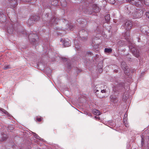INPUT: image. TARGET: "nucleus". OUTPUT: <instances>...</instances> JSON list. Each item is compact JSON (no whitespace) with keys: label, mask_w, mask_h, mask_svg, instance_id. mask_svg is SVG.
Here are the masks:
<instances>
[{"label":"nucleus","mask_w":149,"mask_h":149,"mask_svg":"<svg viewBox=\"0 0 149 149\" xmlns=\"http://www.w3.org/2000/svg\"><path fill=\"white\" fill-rule=\"evenodd\" d=\"M129 48L135 56L138 58L140 56L141 54L140 52L137 47L130 45L129 46Z\"/></svg>","instance_id":"obj_1"},{"label":"nucleus","mask_w":149,"mask_h":149,"mask_svg":"<svg viewBox=\"0 0 149 149\" xmlns=\"http://www.w3.org/2000/svg\"><path fill=\"white\" fill-rule=\"evenodd\" d=\"M142 10L136 9L134 11L132 12V15L134 19L139 18L142 16Z\"/></svg>","instance_id":"obj_2"},{"label":"nucleus","mask_w":149,"mask_h":149,"mask_svg":"<svg viewBox=\"0 0 149 149\" xmlns=\"http://www.w3.org/2000/svg\"><path fill=\"white\" fill-rule=\"evenodd\" d=\"M135 8L133 6L129 5L125 6V10L126 13L128 14H130L131 12H133V10H135Z\"/></svg>","instance_id":"obj_3"},{"label":"nucleus","mask_w":149,"mask_h":149,"mask_svg":"<svg viewBox=\"0 0 149 149\" xmlns=\"http://www.w3.org/2000/svg\"><path fill=\"white\" fill-rule=\"evenodd\" d=\"M132 22L130 20H127L124 24V28L127 31L130 30L132 26Z\"/></svg>","instance_id":"obj_4"},{"label":"nucleus","mask_w":149,"mask_h":149,"mask_svg":"<svg viewBox=\"0 0 149 149\" xmlns=\"http://www.w3.org/2000/svg\"><path fill=\"white\" fill-rule=\"evenodd\" d=\"M40 17L37 15L32 16L29 20L28 22L30 24L33 23L38 21L40 19Z\"/></svg>","instance_id":"obj_5"},{"label":"nucleus","mask_w":149,"mask_h":149,"mask_svg":"<svg viewBox=\"0 0 149 149\" xmlns=\"http://www.w3.org/2000/svg\"><path fill=\"white\" fill-rule=\"evenodd\" d=\"M14 31L13 25L10 24L7 28V31L8 33L11 34L13 33Z\"/></svg>","instance_id":"obj_6"},{"label":"nucleus","mask_w":149,"mask_h":149,"mask_svg":"<svg viewBox=\"0 0 149 149\" xmlns=\"http://www.w3.org/2000/svg\"><path fill=\"white\" fill-rule=\"evenodd\" d=\"M86 10H88V11H87V13L89 14H92L93 12H98L99 11V8L97 7H96L95 8V9H93L91 11L90 10V8H88L87 9H86Z\"/></svg>","instance_id":"obj_7"},{"label":"nucleus","mask_w":149,"mask_h":149,"mask_svg":"<svg viewBox=\"0 0 149 149\" xmlns=\"http://www.w3.org/2000/svg\"><path fill=\"white\" fill-rule=\"evenodd\" d=\"M132 4L140 8L142 7L143 6V4L141 2L136 1H132Z\"/></svg>","instance_id":"obj_8"},{"label":"nucleus","mask_w":149,"mask_h":149,"mask_svg":"<svg viewBox=\"0 0 149 149\" xmlns=\"http://www.w3.org/2000/svg\"><path fill=\"white\" fill-rule=\"evenodd\" d=\"M77 22H78L80 24H83L85 26L86 25L87 23V21L86 20L81 19H78Z\"/></svg>","instance_id":"obj_9"},{"label":"nucleus","mask_w":149,"mask_h":149,"mask_svg":"<svg viewBox=\"0 0 149 149\" xmlns=\"http://www.w3.org/2000/svg\"><path fill=\"white\" fill-rule=\"evenodd\" d=\"M9 2L13 8L15 7L17 5V0H9Z\"/></svg>","instance_id":"obj_10"},{"label":"nucleus","mask_w":149,"mask_h":149,"mask_svg":"<svg viewBox=\"0 0 149 149\" xmlns=\"http://www.w3.org/2000/svg\"><path fill=\"white\" fill-rule=\"evenodd\" d=\"M31 36H34L33 37H38V36L36 34H31L29 36V39L30 41H32V42H36V40L35 38H31Z\"/></svg>","instance_id":"obj_11"},{"label":"nucleus","mask_w":149,"mask_h":149,"mask_svg":"<svg viewBox=\"0 0 149 149\" xmlns=\"http://www.w3.org/2000/svg\"><path fill=\"white\" fill-rule=\"evenodd\" d=\"M121 66L123 70L125 71L127 69V65L126 63L124 61H122L121 63Z\"/></svg>","instance_id":"obj_12"},{"label":"nucleus","mask_w":149,"mask_h":149,"mask_svg":"<svg viewBox=\"0 0 149 149\" xmlns=\"http://www.w3.org/2000/svg\"><path fill=\"white\" fill-rule=\"evenodd\" d=\"M57 20H58V19H57L55 17H53L50 20V24H56L57 23Z\"/></svg>","instance_id":"obj_13"},{"label":"nucleus","mask_w":149,"mask_h":149,"mask_svg":"<svg viewBox=\"0 0 149 149\" xmlns=\"http://www.w3.org/2000/svg\"><path fill=\"white\" fill-rule=\"evenodd\" d=\"M110 100L111 102H113L115 103H116L118 101V100L116 98L112 96L110 97Z\"/></svg>","instance_id":"obj_14"},{"label":"nucleus","mask_w":149,"mask_h":149,"mask_svg":"<svg viewBox=\"0 0 149 149\" xmlns=\"http://www.w3.org/2000/svg\"><path fill=\"white\" fill-rule=\"evenodd\" d=\"M71 44V42L66 41V40L64 41L63 45L65 47H68Z\"/></svg>","instance_id":"obj_15"},{"label":"nucleus","mask_w":149,"mask_h":149,"mask_svg":"<svg viewBox=\"0 0 149 149\" xmlns=\"http://www.w3.org/2000/svg\"><path fill=\"white\" fill-rule=\"evenodd\" d=\"M129 97V95L126 92L124 93L123 95V98L125 100H126Z\"/></svg>","instance_id":"obj_16"},{"label":"nucleus","mask_w":149,"mask_h":149,"mask_svg":"<svg viewBox=\"0 0 149 149\" xmlns=\"http://www.w3.org/2000/svg\"><path fill=\"white\" fill-rule=\"evenodd\" d=\"M104 52L106 53H110L112 52V50L111 48H105Z\"/></svg>","instance_id":"obj_17"},{"label":"nucleus","mask_w":149,"mask_h":149,"mask_svg":"<svg viewBox=\"0 0 149 149\" xmlns=\"http://www.w3.org/2000/svg\"><path fill=\"white\" fill-rule=\"evenodd\" d=\"M105 19L107 22H108L110 19V16L109 14L106 15L105 16Z\"/></svg>","instance_id":"obj_18"},{"label":"nucleus","mask_w":149,"mask_h":149,"mask_svg":"<svg viewBox=\"0 0 149 149\" xmlns=\"http://www.w3.org/2000/svg\"><path fill=\"white\" fill-rule=\"evenodd\" d=\"M93 113H95V115H99L100 114V111L97 109H95L93 110Z\"/></svg>","instance_id":"obj_19"},{"label":"nucleus","mask_w":149,"mask_h":149,"mask_svg":"<svg viewBox=\"0 0 149 149\" xmlns=\"http://www.w3.org/2000/svg\"><path fill=\"white\" fill-rule=\"evenodd\" d=\"M60 2L61 5L63 6H65L66 5V2L65 0H60Z\"/></svg>","instance_id":"obj_20"},{"label":"nucleus","mask_w":149,"mask_h":149,"mask_svg":"<svg viewBox=\"0 0 149 149\" xmlns=\"http://www.w3.org/2000/svg\"><path fill=\"white\" fill-rule=\"evenodd\" d=\"M124 43V41H122V40L119 41L118 42V44L120 46L122 45H123Z\"/></svg>","instance_id":"obj_21"},{"label":"nucleus","mask_w":149,"mask_h":149,"mask_svg":"<svg viewBox=\"0 0 149 149\" xmlns=\"http://www.w3.org/2000/svg\"><path fill=\"white\" fill-rule=\"evenodd\" d=\"M7 137V135H3V136L2 137V139H1V141H3L4 140H5Z\"/></svg>","instance_id":"obj_22"},{"label":"nucleus","mask_w":149,"mask_h":149,"mask_svg":"<svg viewBox=\"0 0 149 149\" xmlns=\"http://www.w3.org/2000/svg\"><path fill=\"white\" fill-rule=\"evenodd\" d=\"M0 109L2 111V112H3L4 113H5V114L7 115H8V114L9 113H8V112L5 109L2 108H1Z\"/></svg>","instance_id":"obj_23"},{"label":"nucleus","mask_w":149,"mask_h":149,"mask_svg":"<svg viewBox=\"0 0 149 149\" xmlns=\"http://www.w3.org/2000/svg\"><path fill=\"white\" fill-rule=\"evenodd\" d=\"M107 1L111 4H113L115 3V0H107Z\"/></svg>","instance_id":"obj_24"},{"label":"nucleus","mask_w":149,"mask_h":149,"mask_svg":"<svg viewBox=\"0 0 149 149\" xmlns=\"http://www.w3.org/2000/svg\"><path fill=\"white\" fill-rule=\"evenodd\" d=\"M42 119L43 118L41 117H37L36 118V121L40 122L42 121Z\"/></svg>","instance_id":"obj_25"},{"label":"nucleus","mask_w":149,"mask_h":149,"mask_svg":"<svg viewBox=\"0 0 149 149\" xmlns=\"http://www.w3.org/2000/svg\"><path fill=\"white\" fill-rule=\"evenodd\" d=\"M144 3L147 5H149V0H145Z\"/></svg>","instance_id":"obj_26"},{"label":"nucleus","mask_w":149,"mask_h":149,"mask_svg":"<svg viewBox=\"0 0 149 149\" xmlns=\"http://www.w3.org/2000/svg\"><path fill=\"white\" fill-rule=\"evenodd\" d=\"M10 66L9 65H5L3 67V68L4 69L6 70L8 68H10Z\"/></svg>","instance_id":"obj_27"},{"label":"nucleus","mask_w":149,"mask_h":149,"mask_svg":"<svg viewBox=\"0 0 149 149\" xmlns=\"http://www.w3.org/2000/svg\"><path fill=\"white\" fill-rule=\"evenodd\" d=\"M87 33V32L86 31V30L84 29H82L80 31L79 33Z\"/></svg>","instance_id":"obj_28"},{"label":"nucleus","mask_w":149,"mask_h":149,"mask_svg":"<svg viewBox=\"0 0 149 149\" xmlns=\"http://www.w3.org/2000/svg\"><path fill=\"white\" fill-rule=\"evenodd\" d=\"M34 136L35 138H36L37 139H39V138L40 137L39 136L36 134L34 133Z\"/></svg>","instance_id":"obj_29"},{"label":"nucleus","mask_w":149,"mask_h":149,"mask_svg":"<svg viewBox=\"0 0 149 149\" xmlns=\"http://www.w3.org/2000/svg\"><path fill=\"white\" fill-rule=\"evenodd\" d=\"M129 3L132 4V1H134V0H126Z\"/></svg>","instance_id":"obj_30"},{"label":"nucleus","mask_w":149,"mask_h":149,"mask_svg":"<svg viewBox=\"0 0 149 149\" xmlns=\"http://www.w3.org/2000/svg\"><path fill=\"white\" fill-rule=\"evenodd\" d=\"M146 17L149 19V12H146Z\"/></svg>","instance_id":"obj_31"},{"label":"nucleus","mask_w":149,"mask_h":149,"mask_svg":"<svg viewBox=\"0 0 149 149\" xmlns=\"http://www.w3.org/2000/svg\"><path fill=\"white\" fill-rule=\"evenodd\" d=\"M146 17L149 19V12H146Z\"/></svg>","instance_id":"obj_32"},{"label":"nucleus","mask_w":149,"mask_h":149,"mask_svg":"<svg viewBox=\"0 0 149 149\" xmlns=\"http://www.w3.org/2000/svg\"><path fill=\"white\" fill-rule=\"evenodd\" d=\"M106 91L105 89L102 90L101 91V92L102 93H106Z\"/></svg>","instance_id":"obj_33"},{"label":"nucleus","mask_w":149,"mask_h":149,"mask_svg":"<svg viewBox=\"0 0 149 149\" xmlns=\"http://www.w3.org/2000/svg\"><path fill=\"white\" fill-rule=\"evenodd\" d=\"M126 34H127V36H130V33H129L128 32H126Z\"/></svg>","instance_id":"obj_34"},{"label":"nucleus","mask_w":149,"mask_h":149,"mask_svg":"<svg viewBox=\"0 0 149 149\" xmlns=\"http://www.w3.org/2000/svg\"><path fill=\"white\" fill-rule=\"evenodd\" d=\"M127 115L126 114V113H125V114H124V119H126V116H127Z\"/></svg>","instance_id":"obj_35"},{"label":"nucleus","mask_w":149,"mask_h":149,"mask_svg":"<svg viewBox=\"0 0 149 149\" xmlns=\"http://www.w3.org/2000/svg\"><path fill=\"white\" fill-rule=\"evenodd\" d=\"M88 54H90L91 55L92 54V53H91V52H88Z\"/></svg>","instance_id":"obj_36"},{"label":"nucleus","mask_w":149,"mask_h":149,"mask_svg":"<svg viewBox=\"0 0 149 149\" xmlns=\"http://www.w3.org/2000/svg\"><path fill=\"white\" fill-rule=\"evenodd\" d=\"M54 1L55 3V4L56 5L58 3V1L56 0H54V1H53V2Z\"/></svg>","instance_id":"obj_37"},{"label":"nucleus","mask_w":149,"mask_h":149,"mask_svg":"<svg viewBox=\"0 0 149 149\" xmlns=\"http://www.w3.org/2000/svg\"><path fill=\"white\" fill-rule=\"evenodd\" d=\"M63 61H67V59L65 58H63Z\"/></svg>","instance_id":"obj_38"},{"label":"nucleus","mask_w":149,"mask_h":149,"mask_svg":"<svg viewBox=\"0 0 149 149\" xmlns=\"http://www.w3.org/2000/svg\"><path fill=\"white\" fill-rule=\"evenodd\" d=\"M49 13H47L46 15H45V16L47 17H48L49 16Z\"/></svg>","instance_id":"obj_39"},{"label":"nucleus","mask_w":149,"mask_h":149,"mask_svg":"<svg viewBox=\"0 0 149 149\" xmlns=\"http://www.w3.org/2000/svg\"><path fill=\"white\" fill-rule=\"evenodd\" d=\"M100 71H99V72H102V69H100Z\"/></svg>","instance_id":"obj_40"},{"label":"nucleus","mask_w":149,"mask_h":149,"mask_svg":"<svg viewBox=\"0 0 149 149\" xmlns=\"http://www.w3.org/2000/svg\"><path fill=\"white\" fill-rule=\"evenodd\" d=\"M91 113H89L88 114V115L89 116H91Z\"/></svg>","instance_id":"obj_41"},{"label":"nucleus","mask_w":149,"mask_h":149,"mask_svg":"<svg viewBox=\"0 0 149 149\" xmlns=\"http://www.w3.org/2000/svg\"><path fill=\"white\" fill-rule=\"evenodd\" d=\"M98 90H96V91L95 93H96L97 92H98Z\"/></svg>","instance_id":"obj_42"},{"label":"nucleus","mask_w":149,"mask_h":149,"mask_svg":"<svg viewBox=\"0 0 149 149\" xmlns=\"http://www.w3.org/2000/svg\"><path fill=\"white\" fill-rule=\"evenodd\" d=\"M84 39H85V40H86V39H87V38H86V37H85V38H84Z\"/></svg>","instance_id":"obj_43"},{"label":"nucleus","mask_w":149,"mask_h":149,"mask_svg":"<svg viewBox=\"0 0 149 149\" xmlns=\"http://www.w3.org/2000/svg\"><path fill=\"white\" fill-rule=\"evenodd\" d=\"M98 97H99L100 98H101L102 97H101V96H98Z\"/></svg>","instance_id":"obj_44"},{"label":"nucleus","mask_w":149,"mask_h":149,"mask_svg":"<svg viewBox=\"0 0 149 149\" xmlns=\"http://www.w3.org/2000/svg\"><path fill=\"white\" fill-rule=\"evenodd\" d=\"M95 118H97V116H95Z\"/></svg>","instance_id":"obj_45"},{"label":"nucleus","mask_w":149,"mask_h":149,"mask_svg":"<svg viewBox=\"0 0 149 149\" xmlns=\"http://www.w3.org/2000/svg\"><path fill=\"white\" fill-rule=\"evenodd\" d=\"M52 5H54V4H53V3H52Z\"/></svg>","instance_id":"obj_46"},{"label":"nucleus","mask_w":149,"mask_h":149,"mask_svg":"<svg viewBox=\"0 0 149 149\" xmlns=\"http://www.w3.org/2000/svg\"><path fill=\"white\" fill-rule=\"evenodd\" d=\"M142 142H143V139H142Z\"/></svg>","instance_id":"obj_47"}]
</instances>
